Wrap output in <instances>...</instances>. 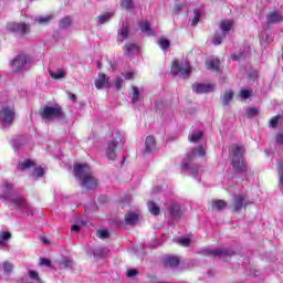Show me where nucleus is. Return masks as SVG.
<instances>
[{"label": "nucleus", "instance_id": "62", "mask_svg": "<svg viewBox=\"0 0 283 283\" xmlns=\"http://www.w3.org/2000/svg\"><path fill=\"white\" fill-rule=\"evenodd\" d=\"M2 199H3V202H6V200H8V199H9L8 193H4V195L2 196Z\"/></svg>", "mask_w": 283, "mask_h": 283}, {"label": "nucleus", "instance_id": "33", "mask_svg": "<svg viewBox=\"0 0 283 283\" xmlns=\"http://www.w3.org/2000/svg\"><path fill=\"white\" fill-rule=\"evenodd\" d=\"M224 39H227V34L216 32L212 39V43L213 45H220Z\"/></svg>", "mask_w": 283, "mask_h": 283}, {"label": "nucleus", "instance_id": "53", "mask_svg": "<svg viewBox=\"0 0 283 283\" xmlns=\"http://www.w3.org/2000/svg\"><path fill=\"white\" fill-rule=\"evenodd\" d=\"M179 243L181 244V247H189V244H191V240L184 238V239L179 240Z\"/></svg>", "mask_w": 283, "mask_h": 283}, {"label": "nucleus", "instance_id": "21", "mask_svg": "<svg viewBox=\"0 0 283 283\" xmlns=\"http://www.w3.org/2000/svg\"><path fill=\"white\" fill-rule=\"evenodd\" d=\"M140 48L136 43H126L124 45V56H132L135 52H138Z\"/></svg>", "mask_w": 283, "mask_h": 283}, {"label": "nucleus", "instance_id": "41", "mask_svg": "<svg viewBox=\"0 0 283 283\" xmlns=\"http://www.w3.org/2000/svg\"><path fill=\"white\" fill-rule=\"evenodd\" d=\"M202 138V132H196L192 133V135L189 137L190 143H198Z\"/></svg>", "mask_w": 283, "mask_h": 283}, {"label": "nucleus", "instance_id": "48", "mask_svg": "<svg viewBox=\"0 0 283 283\" xmlns=\"http://www.w3.org/2000/svg\"><path fill=\"white\" fill-rule=\"evenodd\" d=\"M275 143H276V145H279L280 147L283 146V133H279V134L275 136Z\"/></svg>", "mask_w": 283, "mask_h": 283}, {"label": "nucleus", "instance_id": "49", "mask_svg": "<svg viewBox=\"0 0 283 283\" xmlns=\"http://www.w3.org/2000/svg\"><path fill=\"white\" fill-rule=\"evenodd\" d=\"M231 59L232 61H242V59H244V53H239V54L232 53Z\"/></svg>", "mask_w": 283, "mask_h": 283}, {"label": "nucleus", "instance_id": "4", "mask_svg": "<svg viewBox=\"0 0 283 283\" xmlns=\"http://www.w3.org/2000/svg\"><path fill=\"white\" fill-rule=\"evenodd\" d=\"M25 65H32V56L25 53L17 55L11 62L13 72H21Z\"/></svg>", "mask_w": 283, "mask_h": 283}, {"label": "nucleus", "instance_id": "38", "mask_svg": "<svg viewBox=\"0 0 283 283\" xmlns=\"http://www.w3.org/2000/svg\"><path fill=\"white\" fill-rule=\"evenodd\" d=\"M239 96L243 98V101H247L248 98H251L253 96L252 90H241L239 93Z\"/></svg>", "mask_w": 283, "mask_h": 283}, {"label": "nucleus", "instance_id": "3", "mask_svg": "<svg viewBox=\"0 0 283 283\" xmlns=\"http://www.w3.org/2000/svg\"><path fill=\"white\" fill-rule=\"evenodd\" d=\"M40 116L43 120H52V118H63V107L55 106H43L40 111Z\"/></svg>", "mask_w": 283, "mask_h": 283}, {"label": "nucleus", "instance_id": "14", "mask_svg": "<svg viewBox=\"0 0 283 283\" xmlns=\"http://www.w3.org/2000/svg\"><path fill=\"white\" fill-rule=\"evenodd\" d=\"M213 87H216L213 84L197 83L192 85V90L196 94H209V92H213Z\"/></svg>", "mask_w": 283, "mask_h": 283}, {"label": "nucleus", "instance_id": "42", "mask_svg": "<svg viewBox=\"0 0 283 283\" xmlns=\"http://www.w3.org/2000/svg\"><path fill=\"white\" fill-rule=\"evenodd\" d=\"M4 273H12V271H14V265H12V263L6 261L2 263Z\"/></svg>", "mask_w": 283, "mask_h": 283}, {"label": "nucleus", "instance_id": "32", "mask_svg": "<svg viewBox=\"0 0 283 283\" xmlns=\"http://www.w3.org/2000/svg\"><path fill=\"white\" fill-rule=\"evenodd\" d=\"M128 36H129V27H123L117 34V39L119 41H125V39H127Z\"/></svg>", "mask_w": 283, "mask_h": 283}, {"label": "nucleus", "instance_id": "23", "mask_svg": "<svg viewBox=\"0 0 283 283\" xmlns=\"http://www.w3.org/2000/svg\"><path fill=\"white\" fill-rule=\"evenodd\" d=\"M119 7L122 10H126V12H132L134 10V0H120Z\"/></svg>", "mask_w": 283, "mask_h": 283}, {"label": "nucleus", "instance_id": "22", "mask_svg": "<svg viewBox=\"0 0 283 283\" xmlns=\"http://www.w3.org/2000/svg\"><path fill=\"white\" fill-rule=\"evenodd\" d=\"M234 95L235 94L232 90L224 92L223 96L221 97L223 107H229L231 105V101H233Z\"/></svg>", "mask_w": 283, "mask_h": 283}, {"label": "nucleus", "instance_id": "26", "mask_svg": "<svg viewBox=\"0 0 283 283\" xmlns=\"http://www.w3.org/2000/svg\"><path fill=\"white\" fill-rule=\"evenodd\" d=\"M138 222V213L136 212H128L125 216V223L126 224H136Z\"/></svg>", "mask_w": 283, "mask_h": 283}, {"label": "nucleus", "instance_id": "43", "mask_svg": "<svg viewBox=\"0 0 283 283\" xmlns=\"http://www.w3.org/2000/svg\"><path fill=\"white\" fill-rule=\"evenodd\" d=\"M253 116H258V109L256 108H248L247 111V117L248 118H253Z\"/></svg>", "mask_w": 283, "mask_h": 283}, {"label": "nucleus", "instance_id": "50", "mask_svg": "<svg viewBox=\"0 0 283 283\" xmlns=\"http://www.w3.org/2000/svg\"><path fill=\"white\" fill-rule=\"evenodd\" d=\"M135 74H136V72L129 71V72L125 73L123 76L126 81H132V80H134Z\"/></svg>", "mask_w": 283, "mask_h": 283}, {"label": "nucleus", "instance_id": "13", "mask_svg": "<svg viewBox=\"0 0 283 283\" xmlns=\"http://www.w3.org/2000/svg\"><path fill=\"white\" fill-rule=\"evenodd\" d=\"M230 165L235 174H247V163H244V158L232 159Z\"/></svg>", "mask_w": 283, "mask_h": 283}, {"label": "nucleus", "instance_id": "16", "mask_svg": "<svg viewBox=\"0 0 283 283\" xmlns=\"http://www.w3.org/2000/svg\"><path fill=\"white\" fill-rule=\"evenodd\" d=\"M235 255V251L231 248H223L218 250V258L220 260H223V262H227L230 258H233Z\"/></svg>", "mask_w": 283, "mask_h": 283}, {"label": "nucleus", "instance_id": "58", "mask_svg": "<svg viewBox=\"0 0 283 283\" xmlns=\"http://www.w3.org/2000/svg\"><path fill=\"white\" fill-rule=\"evenodd\" d=\"M174 12H182V4H175Z\"/></svg>", "mask_w": 283, "mask_h": 283}, {"label": "nucleus", "instance_id": "64", "mask_svg": "<svg viewBox=\"0 0 283 283\" xmlns=\"http://www.w3.org/2000/svg\"><path fill=\"white\" fill-rule=\"evenodd\" d=\"M30 1H34V0H30Z\"/></svg>", "mask_w": 283, "mask_h": 283}, {"label": "nucleus", "instance_id": "17", "mask_svg": "<svg viewBox=\"0 0 283 283\" xmlns=\"http://www.w3.org/2000/svg\"><path fill=\"white\" fill-rule=\"evenodd\" d=\"M233 25H235V22L233 20H221L219 23V28L222 33L226 35L233 30Z\"/></svg>", "mask_w": 283, "mask_h": 283}, {"label": "nucleus", "instance_id": "60", "mask_svg": "<svg viewBox=\"0 0 283 283\" xmlns=\"http://www.w3.org/2000/svg\"><path fill=\"white\" fill-rule=\"evenodd\" d=\"M70 99L73 101V103H76V95L71 94V95H70Z\"/></svg>", "mask_w": 283, "mask_h": 283}, {"label": "nucleus", "instance_id": "15", "mask_svg": "<svg viewBox=\"0 0 283 283\" xmlns=\"http://www.w3.org/2000/svg\"><path fill=\"white\" fill-rule=\"evenodd\" d=\"M109 77L105 73H99L97 78L95 80L96 90H103V87H108Z\"/></svg>", "mask_w": 283, "mask_h": 283}, {"label": "nucleus", "instance_id": "20", "mask_svg": "<svg viewBox=\"0 0 283 283\" xmlns=\"http://www.w3.org/2000/svg\"><path fill=\"white\" fill-rule=\"evenodd\" d=\"M151 151H156V138L154 136H147L145 142V153L151 154Z\"/></svg>", "mask_w": 283, "mask_h": 283}, {"label": "nucleus", "instance_id": "34", "mask_svg": "<svg viewBox=\"0 0 283 283\" xmlns=\"http://www.w3.org/2000/svg\"><path fill=\"white\" fill-rule=\"evenodd\" d=\"M114 17V13H109V12H106L102 15H98L97 17V21L98 23H101V25L107 23V21H109V19H112Z\"/></svg>", "mask_w": 283, "mask_h": 283}, {"label": "nucleus", "instance_id": "56", "mask_svg": "<svg viewBox=\"0 0 283 283\" xmlns=\"http://www.w3.org/2000/svg\"><path fill=\"white\" fill-rule=\"evenodd\" d=\"M3 187H4V189H7L8 191H12L14 185H12V184L6 181V182L3 184Z\"/></svg>", "mask_w": 283, "mask_h": 283}, {"label": "nucleus", "instance_id": "1", "mask_svg": "<svg viewBox=\"0 0 283 283\" xmlns=\"http://www.w3.org/2000/svg\"><path fill=\"white\" fill-rule=\"evenodd\" d=\"M73 169L75 171V178L82 180L81 186L84 189L92 191L98 187V180L94 178V176L87 174V171H90V166H87V164H75Z\"/></svg>", "mask_w": 283, "mask_h": 283}, {"label": "nucleus", "instance_id": "18", "mask_svg": "<svg viewBox=\"0 0 283 283\" xmlns=\"http://www.w3.org/2000/svg\"><path fill=\"white\" fill-rule=\"evenodd\" d=\"M143 91L138 86H132L129 97L132 99V103L136 105L142 98H143Z\"/></svg>", "mask_w": 283, "mask_h": 283}, {"label": "nucleus", "instance_id": "51", "mask_svg": "<svg viewBox=\"0 0 283 283\" xmlns=\"http://www.w3.org/2000/svg\"><path fill=\"white\" fill-rule=\"evenodd\" d=\"M136 275H138V270L136 269L127 270V277H136Z\"/></svg>", "mask_w": 283, "mask_h": 283}, {"label": "nucleus", "instance_id": "19", "mask_svg": "<svg viewBox=\"0 0 283 283\" xmlns=\"http://www.w3.org/2000/svg\"><path fill=\"white\" fill-rule=\"evenodd\" d=\"M168 213L171 218H182V208L179 203H171L168 207Z\"/></svg>", "mask_w": 283, "mask_h": 283}, {"label": "nucleus", "instance_id": "40", "mask_svg": "<svg viewBox=\"0 0 283 283\" xmlns=\"http://www.w3.org/2000/svg\"><path fill=\"white\" fill-rule=\"evenodd\" d=\"M195 18L192 19L191 25L196 27L197 23H200V18L202 17V12H200V9H195Z\"/></svg>", "mask_w": 283, "mask_h": 283}, {"label": "nucleus", "instance_id": "28", "mask_svg": "<svg viewBox=\"0 0 283 283\" xmlns=\"http://www.w3.org/2000/svg\"><path fill=\"white\" fill-rule=\"evenodd\" d=\"M34 161L25 159L24 161L19 163L18 169H20L21 171H25L28 169H31V167H34Z\"/></svg>", "mask_w": 283, "mask_h": 283}, {"label": "nucleus", "instance_id": "37", "mask_svg": "<svg viewBox=\"0 0 283 283\" xmlns=\"http://www.w3.org/2000/svg\"><path fill=\"white\" fill-rule=\"evenodd\" d=\"M10 238H12V233L9 231H3L0 233V247L6 244V242H8V240H10Z\"/></svg>", "mask_w": 283, "mask_h": 283}, {"label": "nucleus", "instance_id": "46", "mask_svg": "<svg viewBox=\"0 0 283 283\" xmlns=\"http://www.w3.org/2000/svg\"><path fill=\"white\" fill-rule=\"evenodd\" d=\"M40 265L41 266H52V261H50V259L41 258Z\"/></svg>", "mask_w": 283, "mask_h": 283}, {"label": "nucleus", "instance_id": "2", "mask_svg": "<svg viewBox=\"0 0 283 283\" xmlns=\"http://www.w3.org/2000/svg\"><path fill=\"white\" fill-rule=\"evenodd\" d=\"M115 136H116L115 139H112L111 142L107 143L105 154H106V158H108V160H116L118 149L120 151L125 147L120 132L116 130Z\"/></svg>", "mask_w": 283, "mask_h": 283}, {"label": "nucleus", "instance_id": "57", "mask_svg": "<svg viewBox=\"0 0 283 283\" xmlns=\"http://www.w3.org/2000/svg\"><path fill=\"white\" fill-rule=\"evenodd\" d=\"M71 231H73L74 233H78V231H81V226L78 224H73L71 227Z\"/></svg>", "mask_w": 283, "mask_h": 283}, {"label": "nucleus", "instance_id": "52", "mask_svg": "<svg viewBox=\"0 0 283 283\" xmlns=\"http://www.w3.org/2000/svg\"><path fill=\"white\" fill-rule=\"evenodd\" d=\"M123 83H124L123 78L122 77H117L115 80V87H116V90H120L123 87Z\"/></svg>", "mask_w": 283, "mask_h": 283}, {"label": "nucleus", "instance_id": "29", "mask_svg": "<svg viewBox=\"0 0 283 283\" xmlns=\"http://www.w3.org/2000/svg\"><path fill=\"white\" fill-rule=\"evenodd\" d=\"M212 209H217V211H222L223 209H227V201L222 199L212 201Z\"/></svg>", "mask_w": 283, "mask_h": 283}, {"label": "nucleus", "instance_id": "35", "mask_svg": "<svg viewBox=\"0 0 283 283\" xmlns=\"http://www.w3.org/2000/svg\"><path fill=\"white\" fill-rule=\"evenodd\" d=\"M158 45L160 46V49L166 52V50H169V48H171V42H169V40L161 38L158 41Z\"/></svg>", "mask_w": 283, "mask_h": 283}, {"label": "nucleus", "instance_id": "10", "mask_svg": "<svg viewBox=\"0 0 283 283\" xmlns=\"http://www.w3.org/2000/svg\"><path fill=\"white\" fill-rule=\"evenodd\" d=\"M232 160L244 158V146L239 144H232L229 148Z\"/></svg>", "mask_w": 283, "mask_h": 283}, {"label": "nucleus", "instance_id": "39", "mask_svg": "<svg viewBox=\"0 0 283 283\" xmlns=\"http://www.w3.org/2000/svg\"><path fill=\"white\" fill-rule=\"evenodd\" d=\"M109 230L107 229H99L97 230V238H99V240H107V238H109Z\"/></svg>", "mask_w": 283, "mask_h": 283}, {"label": "nucleus", "instance_id": "7", "mask_svg": "<svg viewBox=\"0 0 283 283\" xmlns=\"http://www.w3.org/2000/svg\"><path fill=\"white\" fill-rule=\"evenodd\" d=\"M11 207H14L17 211H29L30 203H28L25 198L17 195L11 199Z\"/></svg>", "mask_w": 283, "mask_h": 283}, {"label": "nucleus", "instance_id": "6", "mask_svg": "<svg viewBox=\"0 0 283 283\" xmlns=\"http://www.w3.org/2000/svg\"><path fill=\"white\" fill-rule=\"evenodd\" d=\"M7 29L9 32H14L15 34H20L21 36L30 34V25L25 23L9 22L7 24Z\"/></svg>", "mask_w": 283, "mask_h": 283}, {"label": "nucleus", "instance_id": "31", "mask_svg": "<svg viewBox=\"0 0 283 283\" xmlns=\"http://www.w3.org/2000/svg\"><path fill=\"white\" fill-rule=\"evenodd\" d=\"M193 154H198V156L202 158L207 155V150L205 149V146H199L198 148H195L192 150V154L188 155V160H191V158L193 157Z\"/></svg>", "mask_w": 283, "mask_h": 283}, {"label": "nucleus", "instance_id": "45", "mask_svg": "<svg viewBox=\"0 0 283 283\" xmlns=\"http://www.w3.org/2000/svg\"><path fill=\"white\" fill-rule=\"evenodd\" d=\"M279 123H280V116L276 115V116H274V117L270 120V127L275 128V127H277Z\"/></svg>", "mask_w": 283, "mask_h": 283}, {"label": "nucleus", "instance_id": "63", "mask_svg": "<svg viewBox=\"0 0 283 283\" xmlns=\"http://www.w3.org/2000/svg\"><path fill=\"white\" fill-rule=\"evenodd\" d=\"M64 266H70V260L64 261Z\"/></svg>", "mask_w": 283, "mask_h": 283}, {"label": "nucleus", "instance_id": "11", "mask_svg": "<svg viewBox=\"0 0 283 283\" xmlns=\"http://www.w3.org/2000/svg\"><path fill=\"white\" fill-rule=\"evenodd\" d=\"M268 25H273L275 23H283L282 12L277 10H272L266 14Z\"/></svg>", "mask_w": 283, "mask_h": 283}, {"label": "nucleus", "instance_id": "25", "mask_svg": "<svg viewBox=\"0 0 283 283\" xmlns=\"http://www.w3.org/2000/svg\"><path fill=\"white\" fill-rule=\"evenodd\" d=\"M72 25V18L71 17H64L59 22V29L60 30H67Z\"/></svg>", "mask_w": 283, "mask_h": 283}, {"label": "nucleus", "instance_id": "5", "mask_svg": "<svg viewBox=\"0 0 283 283\" xmlns=\"http://www.w3.org/2000/svg\"><path fill=\"white\" fill-rule=\"evenodd\" d=\"M247 207H249V201L244 195H237L230 205L232 213H238L242 211V209H247Z\"/></svg>", "mask_w": 283, "mask_h": 283}, {"label": "nucleus", "instance_id": "27", "mask_svg": "<svg viewBox=\"0 0 283 283\" xmlns=\"http://www.w3.org/2000/svg\"><path fill=\"white\" fill-rule=\"evenodd\" d=\"M219 249L205 248L201 250L202 255L206 258H218Z\"/></svg>", "mask_w": 283, "mask_h": 283}, {"label": "nucleus", "instance_id": "44", "mask_svg": "<svg viewBox=\"0 0 283 283\" xmlns=\"http://www.w3.org/2000/svg\"><path fill=\"white\" fill-rule=\"evenodd\" d=\"M29 277L31 280H35L36 282H39L41 280V277H39V272L34 271V270H31L29 272Z\"/></svg>", "mask_w": 283, "mask_h": 283}, {"label": "nucleus", "instance_id": "8", "mask_svg": "<svg viewBox=\"0 0 283 283\" xmlns=\"http://www.w3.org/2000/svg\"><path fill=\"white\" fill-rule=\"evenodd\" d=\"M172 74H181V76H191V66L184 67L178 60L171 62Z\"/></svg>", "mask_w": 283, "mask_h": 283}, {"label": "nucleus", "instance_id": "54", "mask_svg": "<svg viewBox=\"0 0 283 283\" xmlns=\"http://www.w3.org/2000/svg\"><path fill=\"white\" fill-rule=\"evenodd\" d=\"M52 20V18L50 15L45 17V18H40L38 21L39 23H49Z\"/></svg>", "mask_w": 283, "mask_h": 283}, {"label": "nucleus", "instance_id": "30", "mask_svg": "<svg viewBox=\"0 0 283 283\" xmlns=\"http://www.w3.org/2000/svg\"><path fill=\"white\" fill-rule=\"evenodd\" d=\"M148 210L153 216H160V207L154 201H148Z\"/></svg>", "mask_w": 283, "mask_h": 283}, {"label": "nucleus", "instance_id": "12", "mask_svg": "<svg viewBox=\"0 0 283 283\" xmlns=\"http://www.w3.org/2000/svg\"><path fill=\"white\" fill-rule=\"evenodd\" d=\"M165 269H178L180 266V258L176 255H167L163 260Z\"/></svg>", "mask_w": 283, "mask_h": 283}, {"label": "nucleus", "instance_id": "9", "mask_svg": "<svg viewBox=\"0 0 283 283\" xmlns=\"http://www.w3.org/2000/svg\"><path fill=\"white\" fill-rule=\"evenodd\" d=\"M0 116H1L2 123H4L6 125H12L14 123V116H15L14 108H11L8 106L2 107L0 112Z\"/></svg>", "mask_w": 283, "mask_h": 283}, {"label": "nucleus", "instance_id": "47", "mask_svg": "<svg viewBox=\"0 0 283 283\" xmlns=\"http://www.w3.org/2000/svg\"><path fill=\"white\" fill-rule=\"evenodd\" d=\"M142 32H150L151 31V24L149 22H145L143 25H140Z\"/></svg>", "mask_w": 283, "mask_h": 283}, {"label": "nucleus", "instance_id": "59", "mask_svg": "<svg viewBox=\"0 0 283 283\" xmlns=\"http://www.w3.org/2000/svg\"><path fill=\"white\" fill-rule=\"evenodd\" d=\"M181 167L182 169H185V171H189L190 169L189 164H187L186 161L181 163Z\"/></svg>", "mask_w": 283, "mask_h": 283}, {"label": "nucleus", "instance_id": "55", "mask_svg": "<svg viewBox=\"0 0 283 283\" xmlns=\"http://www.w3.org/2000/svg\"><path fill=\"white\" fill-rule=\"evenodd\" d=\"M44 175H45V170L43 169V167H40V168L36 169V176L39 178H41Z\"/></svg>", "mask_w": 283, "mask_h": 283}, {"label": "nucleus", "instance_id": "36", "mask_svg": "<svg viewBox=\"0 0 283 283\" xmlns=\"http://www.w3.org/2000/svg\"><path fill=\"white\" fill-rule=\"evenodd\" d=\"M50 76H51V78H54L55 81L65 78V71L57 70L56 72H50Z\"/></svg>", "mask_w": 283, "mask_h": 283}, {"label": "nucleus", "instance_id": "24", "mask_svg": "<svg viewBox=\"0 0 283 283\" xmlns=\"http://www.w3.org/2000/svg\"><path fill=\"white\" fill-rule=\"evenodd\" d=\"M208 70H213V72H220V60H209L206 62Z\"/></svg>", "mask_w": 283, "mask_h": 283}, {"label": "nucleus", "instance_id": "61", "mask_svg": "<svg viewBox=\"0 0 283 283\" xmlns=\"http://www.w3.org/2000/svg\"><path fill=\"white\" fill-rule=\"evenodd\" d=\"M42 242H43L44 244H50V240H48V238H43V239H42Z\"/></svg>", "mask_w": 283, "mask_h": 283}]
</instances>
